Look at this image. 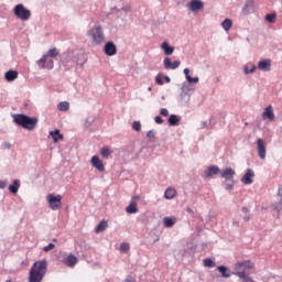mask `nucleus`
Masks as SVG:
<instances>
[{
  "label": "nucleus",
  "mask_w": 282,
  "mask_h": 282,
  "mask_svg": "<svg viewBox=\"0 0 282 282\" xmlns=\"http://www.w3.org/2000/svg\"><path fill=\"white\" fill-rule=\"evenodd\" d=\"M45 274H47V261L39 260L30 269L29 282H43Z\"/></svg>",
  "instance_id": "obj_1"
},
{
  "label": "nucleus",
  "mask_w": 282,
  "mask_h": 282,
  "mask_svg": "<svg viewBox=\"0 0 282 282\" xmlns=\"http://www.w3.org/2000/svg\"><path fill=\"white\" fill-rule=\"evenodd\" d=\"M14 122L28 131H34L36 124H39V119L26 115H15Z\"/></svg>",
  "instance_id": "obj_2"
},
{
  "label": "nucleus",
  "mask_w": 282,
  "mask_h": 282,
  "mask_svg": "<svg viewBox=\"0 0 282 282\" xmlns=\"http://www.w3.org/2000/svg\"><path fill=\"white\" fill-rule=\"evenodd\" d=\"M88 34L91 36L94 45L105 43V33L102 32V26L93 28Z\"/></svg>",
  "instance_id": "obj_3"
},
{
  "label": "nucleus",
  "mask_w": 282,
  "mask_h": 282,
  "mask_svg": "<svg viewBox=\"0 0 282 282\" xmlns=\"http://www.w3.org/2000/svg\"><path fill=\"white\" fill-rule=\"evenodd\" d=\"M48 206L51 208V210H58L61 209L62 206V202H63V196L61 195H54V194H48L46 196Z\"/></svg>",
  "instance_id": "obj_4"
},
{
  "label": "nucleus",
  "mask_w": 282,
  "mask_h": 282,
  "mask_svg": "<svg viewBox=\"0 0 282 282\" xmlns=\"http://www.w3.org/2000/svg\"><path fill=\"white\" fill-rule=\"evenodd\" d=\"M14 14L18 19H21V21H28L32 17V12L25 9L23 4H18L14 7Z\"/></svg>",
  "instance_id": "obj_5"
},
{
  "label": "nucleus",
  "mask_w": 282,
  "mask_h": 282,
  "mask_svg": "<svg viewBox=\"0 0 282 282\" xmlns=\"http://www.w3.org/2000/svg\"><path fill=\"white\" fill-rule=\"evenodd\" d=\"M40 69H54V59L44 54L42 58L37 61Z\"/></svg>",
  "instance_id": "obj_6"
},
{
  "label": "nucleus",
  "mask_w": 282,
  "mask_h": 282,
  "mask_svg": "<svg viewBox=\"0 0 282 282\" xmlns=\"http://www.w3.org/2000/svg\"><path fill=\"white\" fill-rule=\"evenodd\" d=\"M90 164L94 169L98 170L99 173H105V163H102L99 156L94 155L90 160Z\"/></svg>",
  "instance_id": "obj_7"
},
{
  "label": "nucleus",
  "mask_w": 282,
  "mask_h": 282,
  "mask_svg": "<svg viewBox=\"0 0 282 282\" xmlns=\"http://www.w3.org/2000/svg\"><path fill=\"white\" fill-rule=\"evenodd\" d=\"M257 149H258V155L260 160H265L267 150H265V141L263 139H257Z\"/></svg>",
  "instance_id": "obj_8"
},
{
  "label": "nucleus",
  "mask_w": 282,
  "mask_h": 282,
  "mask_svg": "<svg viewBox=\"0 0 282 282\" xmlns=\"http://www.w3.org/2000/svg\"><path fill=\"white\" fill-rule=\"evenodd\" d=\"M106 56H116L118 54V48L113 42H107L104 47Z\"/></svg>",
  "instance_id": "obj_9"
},
{
  "label": "nucleus",
  "mask_w": 282,
  "mask_h": 282,
  "mask_svg": "<svg viewBox=\"0 0 282 282\" xmlns=\"http://www.w3.org/2000/svg\"><path fill=\"white\" fill-rule=\"evenodd\" d=\"M188 8H189L191 12H199V10H204V2H202L199 0H192L188 3Z\"/></svg>",
  "instance_id": "obj_10"
},
{
  "label": "nucleus",
  "mask_w": 282,
  "mask_h": 282,
  "mask_svg": "<svg viewBox=\"0 0 282 282\" xmlns=\"http://www.w3.org/2000/svg\"><path fill=\"white\" fill-rule=\"evenodd\" d=\"M163 65L166 69H177V67H180L181 63H180V61L171 62L170 57H165L163 61Z\"/></svg>",
  "instance_id": "obj_11"
},
{
  "label": "nucleus",
  "mask_w": 282,
  "mask_h": 282,
  "mask_svg": "<svg viewBox=\"0 0 282 282\" xmlns=\"http://www.w3.org/2000/svg\"><path fill=\"white\" fill-rule=\"evenodd\" d=\"M271 67H272L271 59H261L258 63V69H261V72H270Z\"/></svg>",
  "instance_id": "obj_12"
},
{
  "label": "nucleus",
  "mask_w": 282,
  "mask_h": 282,
  "mask_svg": "<svg viewBox=\"0 0 282 282\" xmlns=\"http://www.w3.org/2000/svg\"><path fill=\"white\" fill-rule=\"evenodd\" d=\"M235 175H236V172H235V170H232V167H227V169L223 170L220 173V177H223V180H227V181L232 180V177H235Z\"/></svg>",
  "instance_id": "obj_13"
},
{
  "label": "nucleus",
  "mask_w": 282,
  "mask_h": 282,
  "mask_svg": "<svg viewBox=\"0 0 282 282\" xmlns=\"http://www.w3.org/2000/svg\"><path fill=\"white\" fill-rule=\"evenodd\" d=\"M263 120H274V109L272 106H268L262 112Z\"/></svg>",
  "instance_id": "obj_14"
},
{
  "label": "nucleus",
  "mask_w": 282,
  "mask_h": 282,
  "mask_svg": "<svg viewBox=\"0 0 282 282\" xmlns=\"http://www.w3.org/2000/svg\"><path fill=\"white\" fill-rule=\"evenodd\" d=\"M252 177H254V172L252 170H247L246 174L241 177L242 184H252Z\"/></svg>",
  "instance_id": "obj_15"
},
{
  "label": "nucleus",
  "mask_w": 282,
  "mask_h": 282,
  "mask_svg": "<svg viewBox=\"0 0 282 282\" xmlns=\"http://www.w3.org/2000/svg\"><path fill=\"white\" fill-rule=\"evenodd\" d=\"M4 78L8 83H12L19 78V72L10 69L4 74Z\"/></svg>",
  "instance_id": "obj_16"
},
{
  "label": "nucleus",
  "mask_w": 282,
  "mask_h": 282,
  "mask_svg": "<svg viewBox=\"0 0 282 282\" xmlns=\"http://www.w3.org/2000/svg\"><path fill=\"white\" fill-rule=\"evenodd\" d=\"M161 48L163 50L165 56H171L173 52H175V48L171 45H169L167 42H163L161 45Z\"/></svg>",
  "instance_id": "obj_17"
},
{
  "label": "nucleus",
  "mask_w": 282,
  "mask_h": 282,
  "mask_svg": "<svg viewBox=\"0 0 282 282\" xmlns=\"http://www.w3.org/2000/svg\"><path fill=\"white\" fill-rule=\"evenodd\" d=\"M65 263L68 265V268H74V265H76V263H78V258L74 254H69L65 259Z\"/></svg>",
  "instance_id": "obj_18"
},
{
  "label": "nucleus",
  "mask_w": 282,
  "mask_h": 282,
  "mask_svg": "<svg viewBox=\"0 0 282 282\" xmlns=\"http://www.w3.org/2000/svg\"><path fill=\"white\" fill-rule=\"evenodd\" d=\"M20 186H21V183L19 182V180H14L13 184L9 186L10 193H12L13 195H17V193H19Z\"/></svg>",
  "instance_id": "obj_19"
},
{
  "label": "nucleus",
  "mask_w": 282,
  "mask_h": 282,
  "mask_svg": "<svg viewBox=\"0 0 282 282\" xmlns=\"http://www.w3.org/2000/svg\"><path fill=\"white\" fill-rule=\"evenodd\" d=\"M219 173V167L217 165H210L207 170L206 177H213Z\"/></svg>",
  "instance_id": "obj_20"
},
{
  "label": "nucleus",
  "mask_w": 282,
  "mask_h": 282,
  "mask_svg": "<svg viewBox=\"0 0 282 282\" xmlns=\"http://www.w3.org/2000/svg\"><path fill=\"white\" fill-rule=\"evenodd\" d=\"M175 195H177V191H175V188L172 187H169L164 193L165 199H173Z\"/></svg>",
  "instance_id": "obj_21"
},
{
  "label": "nucleus",
  "mask_w": 282,
  "mask_h": 282,
  "mask_svg": "<svg viewBox=\"0 0 282 282\" xmlns=\"http://www.w3.org/2000/svg\"><path fill=\"white\" fill-rule=\"evenodd\" d=\"M126 213L129 215L138 213V204L135 202L130 203V205L126 208Z\"/></svg>",
  "instance_id": "obj_22"
},
{
  "label": "nucleus",
  "mask_w": 282,
  "mask_h": 282,
  "mask_svg": "<svg viewBox=\"0 0 282 282\" xmlns=\"http://www.w3.org/2000/svg\"><path fill=\"white\" fill-rule=\"evenodd\" d=\"M108 226H109V224L107 223V220H101V221L97 225L95 231H96V232H105V230H107V227H108Z\"/></svg>",
  "instance_id": "obj_23"
},
{
  "label": "nucleus",
  "mask_w": 282,
  "mask_h": 282,
  "mask_svg": "<svg viewBox=\"0 0 282 282\" xmlns=\"http://www.w3.org/2000/svg\"><path fill=\"white\" fill-rule=\"evenodd\" d=\"M53 142H58V140H63V134H61V130H55L50 132Z\"/></svg>",
  "instance_id": "obj_24"
},
{
  "label": "nucleus",
  "mask_w": 282,
  "mask_h": 282,
  "mask_svg": "<svg viewBox=\"0 0 282 282\" xmlns=\"http://www.w3.org/2000/svg\"><path fill=\"white\" fill-rule=\"evenodd\" d=\"M218 272H220L224 279H230V271H228V268H226L225 265H219Z\"/></svg>",
  "instance_id": "obj_25"
},
{
  "label": "nucleus",
  "mask_w": 282,
  "mask_h": 282,
  "mask_svg": "<svg viewBox=\"0 0 282 282\" xmlns=\"http://www.w3.org/2000/svg\"><path fill=\"white\" fill-rule=\"evenodd\" d=\"M167 122L171 127H177L180 123V118L176 115H171L167 119Z\"/></svg>",
  "instance_id": "obj_26"
},
{
  "label": "nucleus",
  "mask_w": 282,
  "mask_h": 282,
  "mask_svg": "<svg viewBox=\"0 0 282 282\" xmlns=\"http://www.w3.org/2000/svg\"><path fill=\"white\" fill-rule=\"evenodd\" d=\"M175 221H177V219L175 218L165 217L163 219V224L165 228H173V226H175Z\"/></svg>",
  "instance_id": "obj_27"
},
{
  "label": "nucleus",
  "mask_w": 282,
  "mask_h": 282,
  "mask_svg": "<svg viewBox=\"0 0 282 282\" xmlns=\"http://www.w3.org/2000/svg\"><path fill=\"white\" fill-rule=\"evenodd\" d=\"M58 111H69V102L62 101L57 105Z\"/></svg>",
  "instance_id": "obj_28"
},
{
  "label": "nucleus",
  "mask_w": 282,
  "mask_h": 282,
  "mask_svg": "<svg viewBox=\"0 0 282 282\" xmlns=\"http://www.w3.org/2000/svg\"><path fill=\"white\" fill-rule=\"evenodd\" d=\"M100 155L107 160L109 158V155H111V149H109V147L101 148Z\"/></svg>",
  "instance_id": "obj_29"
},
{
  "label": "nucleus",
  "mask_w": 282,
  "mask_h": 282,
  "mask_svg": "<svg viewBox=\"0 0 282 282\" xmlns=\"http://www.w3.org/2000/svg\"><path fill=\"white\" fill-rule=\"evenodd\" d=\"M221 28H224V30L228 32L230 28H232V21L230 19H225L221 23Z\"/></svg>",
  "instance_id": "obj_30"
},
{
  "label": "nucleus",
  "mask_w": 282,
  "mask_h": 282,
  "mask_svg": "<svg viewBox=\"0 0 282 282\" xmlns=\"http://www.w3.org/2000/svg\"><path fill=\"white\" fill-rule=\"evenodd\" d=\"M58 48L53 47L51 48L45 55L48 56V58H56L58 56Z\"/></svg>",
  "instance_id": "obj_31"
},
{
  "label": "nucleus",
  "mask_w": 282,
  "mask_h": 282,
  "mask_svg": "<svg viewBox=\"0 0 282 282\" xmlns=\"http://www.w3.org/2000/svg\"><path fill=\"white\" fill-rule=\"evenodd\" d=\"M203 263L205 268H215V261L210 258L203 260Z\"/></svg>",
  "instance_id": "obj_32"
},
{
  "label": "nucleus",
  "mask_w": 282,
  "mask_h": 282,
  "mask_svg": "<svg viewBox=\"0 0 282 282\" xmlns=\"http://www.w3.org/2000/svg\"><path fill=\"white\" fill-rule=\"evenodd\" d=\"M257 69V66L249 64L243 67L245 74H252Z\"/></svg>",
  "instance_id": "obj_33"
},
{
  "label": "nucleus",
  "mask_w": 282,
  "mask_h": 282,
  "mask_svg": "<svg viewBox=\"0 0 282 282\" xmlns=\"http://www.w3.org/2000/svg\"><path fill=\"white\" fill-rule=\"evenodd\" d=\"M274 210H276V213H281L282 210V198L279 202H275L272 204Z\"/></svg>",
  "instance_id": "obj_34"
},
{
  "label": "nucleus",
  "mask_w": 282,
  "mask_h": 282,
  "mask_svg": "<svg viewBox=\"0 0 282 282\" xmlns=\"http://www.w3.org/2000/svg\"><path fill=\"white\" fill-rule=\"evenodd\" d=\"M265 21H268L269 23H274V21H276V14L275 13L267 14Z\"/></svg>",
  "instance_id": "obj_35"
},
{
  "label": "nucleus",
  "mask_w": 282,
  "mask_h": 282,
  "mask_svg": "<svg viewBox=\"0 0 282 282\" xmlns=\"http://www.w3.org/2000/svg\"><path fill=\"white\" fill-rule=\"evenodd\" d=\"M130 250V246L127 242H122L120 245V252H128Z\"/></svg>",
  "instance_id": "obj_36"
},
{
  "label": "nucleus",
  "mask_w": 282,
  "mask_h": 282,
  "mask_svg": "<svg viewBox=\"0 0 282 282\" xmlns=\"http://www.w3.org/2000/svg\"><path fill=\"white\" fill-rule=\"evenodd\" d=\"M132 129L134 131H141L142 130V123H140V121H134L132 124Z\"/></svg>",
  "instance_id": "obj_37"
},
{
  "label": "nucleus",
  "mask_w": 282,
  "mask_h": 282,
  "mask_svg": "<svg viewBox=\"0 0 282 282\" xmlns=\"http://www.w3.org/2000/svg\"><path fill=\"white\" fill-rule=\"evenodd\" d=\"M163 78L164 77L162 76V74L156 75V77H155L156 85H164V79Z\"/></svg>",
  "instance_id": "obj_38"
},
{
  "label": "nucleus",
  "mask_w": 282,
  "mask_h": 282,
  "mask_svg": "<svg viewBox=\"0 0 282 282\" xmlns=\"http://www.w3.org/2000/svg\"><path fill=\"white\" fill-rule=\"evenodd\" d=\"M56 246L54 243H48L46 247L43 248L44 252H50V250H54Z\"/></svg>",
  "instance_id": "obj_39"
},
{
  "label": "nucleus",
  "mask_w": 282,
  "mask_h": 282,
  "mask_svg": "<svg viewBox=\"0 0 282 282\" xmlns=\"http://www.w3.org/2000/svg\"><path fill=\"white\" fill-rule=\"evenodd\" d=\"M187 83H199V77L187 76Z\"/></svg>",
  "instance_id": "obj_40"
},
{
  "label": "nucleus",
  "mask_w": 282,
  "mask_h": 282,
  "mask_svg": "<svg viewBox=\"0 0 282 282\" xmlns=\"http://www.w3.org/2000/svg\"><path fill=\"white\" fill-rule=\"evenodd\" d=\"M160 115L163 116L164 118L169 117V109L162 108V109L160 110Z\"/></svg>",
  "instance_id": "obj_41"
},
{
  "label": "nucleus",
  "mask_w": 282,
  "mask_h": 282,
  "mask_svg": "<svg viewBox=\"0 0 282 282\" xmlns=\"http://www.w3.org/2000/svg\"><path fill=\"white\" fill-rule=\"evenodd\" d=\"M154 122H156V124H163L164 123V119H162V117H160V116H156L154 118Z\"/></svg>",
  "instance_id": "obj_42"
},
{
  "label": "nucleus",
  "mask_w": 282,
  "mask_h": 282,
  "mask_svg": "<svg viewBox=\"0 0 282 282\" xmlns=\"http://www.w3.org/2000/svg\"><path fill=\"white\" fill-rule=\"evenodd\" d=\"M147 138H149L150 140H152V138H155V131L153 130L148 131Z\"/></svg>",
  "instance_id": "obj_43"
},
{
  "label": "nucleus",
  "mask_w": 282,
  "mask_h": 282,
  "mask_svg": "<svg viewBox=\"0 0 282 282\" xmlns=\"http://www.w3.org/2000/svg\"><path fill=\"white\" fill-rule=\"evenodd\" d=\"M183 72L185 74L186 80H188V76H191V69L185 68Z\"/></svg>",
  "instance_id": "obj_44"
},
{
  "label": "nucleus",
  "mask_w": 282,
  "mask_h": 282,
  "mask_svg": "<svg viewBox=\"0 0 282 282\" xmlns=\"http://www.w3.org/2000/svg\"><path fill=\"white\" fill-rule=\"evenodd\" d=\"M8 186V183L6 181H0V188H6Z\"/></svg>",
  "instance_id": "obj_45"
},
{
  "label": "nucleus",
  "mask_w": 282,
  "mask_h": 282,
  "mask_svg": "<svg viewBox=\"0 0 282 282\" xmlns=\"http://www.w3.org/2000/svg\"><path fill=\"white\" fill-rule=\"evenodd\" d=\"M278 197H281V199H282V185L279 186Z\"/></svg>",
  "instance_id": "obj_46"
},
{
  "label": "nucleus",
  "mask_w": 282,
  "mask_h": 282,
  "mask_svg": "<svg viewBox=\"0 0 282 282\" xmlns=\"http://www.w3.org/2000/svg\"><path fill=\"white\" fill-rule=\"evenodd\" d=\"M2 149H10V143L4 142V143L2 144Z\"/></svg>",
  "instance_id": "obj_47"
},
{
  "label": "nucleus",
  "mask_w": 282,
  "mask_h": 282,
  "mask_svg": "<svg viewBox=\"0 0 282 282\" xmlns=\"http://www.w3.org/2000/svg\"><path fill=\"white\" fill-rule=\"evenodd\" d=\"M232 188V184H228L227 186H226V189L227 191H230Z\"/></svg>",
  "instance_id": "obj_48"
},
{
  "label": "nucleus",
  "mask_w": 282,
  "mask_h": 282,
  "mask_svg": "<svg viewBox=\"0 0 282 282\" xmlns=\"http://www.w3.org/2000/svg\"><path fill=\"white\" fill-rule=\"evenodd\" d=\"M164 78L166 83H171V78L169 76H165Z\"/></svg>",
  "instance_id": "obj_49"
},
{
  "label": "nucleus",
  "mask_w": 282,
  "mask_h": 282,
  "mask_svg": "<svg viewBox=\"0 0 282 282\" xmlns=\"http://www.w3.org/2000/svg\"><path fill=\"white\" fill-rule=\"evenodd\" d=\"M243 219H245V221H250V216H247Z\"/></svg>",
  "instance_id": "obj_50"
},
{
  "label": "nucleus",
  "mask_w": 282,
  "mask_h": 282,
  "mask_svg": "<svg viewBox=\"0 0 282 282\" xmlns=\"http://www.w3.org/2000/svg\"><path fill=\"white\" fill-rule=\"evenodd\" d=\"M242 210H243V213H248L247 207H243Z\"/></svg>",
  "instance_id": "obj_51"
},
{
  "label": "nucleus",
  "mask_w": 282,
  "mask_h": 282,
  "mask_svg": "<svg viewBox=\"0 0 282 282\" xmlns=\"http://www.w3.org/2000/svg\"><path fill=\"white\" fill-rule=\"evenodd\" d=\"M133 199H140V196H134Z\"/></svg>",
  "instance_id": "obj_52"
},
{
  "label": "nucleus",
  "mask_w": 282,
  "mask_h": 282,
  "mask_svg": "<svg viewBox=\"0 0 282 282\" xmlns=\"http://www.w3.org/2000/svg\"><path fill=\"white\" fill-rule=\"evenodd\" d=\"M151 89H152V88H151V87H149V88H148V91H151Z\"/></svg>",
  "instance_id": "obj_53"
},
{
  "label": "nucleus",
  "mask_w": 282,
  "mask_h": 282,
  "mask_svg": "<svg viewBox=\"0 0 282 282\" xmlns=\"http://www.w3.org/2000/svg\"><path fill=\"white\" fill-rule=\"evenodd\" d=\"M7 282H12L11 280L7 281Z\"/></svg>",
  "instance_id": "obj_54"
},
{
  "label": "nucleus",
  "mask_w": 282,
  "mask_h": 282,
  "mask_svg": "<svg viewBox=\"0 0 282 282\" xmlns=\"http://www.w3.org/2000/svg\"><path fill=\"white\" fill-rule=\"evenodd\" d=\"M126 282H129V280H127Z\"/></svg>",
  "instance_id": "obj_55"
}]
</instances>
